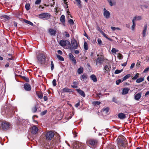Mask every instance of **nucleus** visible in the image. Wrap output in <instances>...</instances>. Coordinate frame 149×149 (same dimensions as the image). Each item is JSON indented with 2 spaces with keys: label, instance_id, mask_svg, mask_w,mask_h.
Returning <instances> with one entry per match:
<instances>
[{
  "label": "nucleus",
  "instance_id": "nucleus-14",
  "mask_svg": "<svg viewBox=\"0 0 149 149\" xmlns=\"http://www.w3.org/2000/svg\"><path fill=\"white\" fill-rule=\"evenodd\" d=\"M118 117L121 120L124 119L126 118V115L123 113H120L118 114Z\"/></svg>",
  "mask_w": 149,
  "mask_h": 149
},
{
  "label": "nucleus",
  "instance_id": "nucleus-17",
  "mask_svg": "<svg viewBox=\"0 0 149 149\" xmlns=\"http://www.w3.org/2000/svg\"><path fill=\"white\" fill-rule=\"evenodd\" d=\"M49 32L51 36H54L56 33V31L52 29H50L49 30Z\"/></svg>",
  "mask_w": 149,
  "mask_h": 149
},
{
  "label": "nucleus",
  "instance_id": "nucleus-3",
  "mask_svg": "<svg viewBox=\"0 0 149 149\" xmlns=\"http://www.w3.org/2000/svg\"><path fill=\"white\" fill-rule=\"evenodd\" d=\"M86 143L88 145L95 147L97 144L98 140L96 139H89L86 141Z\"/></svg>",
  "mask_w": 149,
  "mask_h": 149
},
{
  "label": "nucleus",
  "instance_id": "nucleus-28",
  "mask_svg": "<svg viewBox=\"0 0 149 149\" xmlns=\"http://www.w3.org/2000/svg\"><path fill=\"white\" fill-rule=\"evenodd\" d=\"M77 2V6L79 8H81L82 7V5L81 3V1L80 0H75Z\"/></svg>",
  "mask_w": 149,
  "mask_h": 149
},
{
  "label": "nucleus",
  "instance_id": "nucleus-39",
  "mask_svg": "<svg viewBox=\"0 0 149 149\" xmlns=\"http://www.w3.org/2000/svg\"><path fill=\"white\" fill-rule=\"evenodd\" d=\"M134 19L132 20V23H133V24H132V30H134V28H135V25H136V24H135V22L134 21Z\"/></svg>",
  "mask_w": 149,
  "mask_h": 149
},
{
  "label": "nucleus",
  "instance_id": "nucleus-49",
  "mask_svg": "<svg viewBox=\"0 0 149 149\" xmlns=\"http://www.w3.org/2000/svg\"><path fill=\"white\" fill-rule=\"evenodd\" d=\"M51 70H52L54 68V64L52 61H51Z\"/></svg>",
  "mask_w": 149,
  "mask_h": 149
},
{
  "label": "nucleus",
  "instance_id": "nucleus-57",
  "mask_svg": "<svg viewBox=\"0 0 149 149\" xmlns=\"http://www.w3.org/2000/svg\"><path fill=\"white\" fill-rule=\"evenodd\" d=\"M135 65V64L134 63H132L131 65V66L130 67V68L131 69H132L133 68Z\"/></svg>",
  "mask_w": 149,
  "mask_h": 149
},
{
  "label": "nucleus",
  "instance_id": "nucleus-18",
  "mask_svg": "<svg viewBox=\"0 0 149 149\" xmlns=\"http://www.w3.org/2000/svg\"><path fill=\"white\" fill-rule=\"evenodd\" d=\"M62 92H72V90L67 88H65L62 89Z\"/></svg>",
  "mask_w": 149,
  "mask_h": 149
},
{
  "label": "nucleus",
  "instance_id": "nucleus-50",
  "mask_svg": "<svg viewBox=\"0 0 149 149\" xmlns=\"http://www.w3.org/2000/svg\"><path fill=\"white\" fill-rule=\"evenodd\" d=\"M56 81L55 79H54L52 81V84L54 86H56Z\"/></svg>",
  "mask_w": 149,
  "mask_h": 149
},
{
  "label": "nucleus",
  "instance_id": "nucleus-12",
  "mask_svg": "<svg viewBox=\"0 0 149 149\" xmlns=\"http://www.w3.org/2000/svg\"><path fill=\"white\" fill-rule=\"evenodd\" d=\"M24 88L26 91H29L31 89V86L29 84L26 83L24 84Z\"/></svg>",
  "mask_w": 149,
  "mask_h": 149
},
{
  "label": "nucleus",
  "instance_id": "nucleus-11",
  "mask_svg": "<svg viewBox=\"0 0 149 149\" xmlns=\"http://www.w3.org/2000/svg\"><path fill=\"white\" fill-rule=\"evenodd\" d=\"M103 15L106 18H108L110 17V13L105 8H104Z\"/></svg>",
  "mask_w": 149,
  "mask_h": 149
},
{
  "label": "nucleus",
  "instance_id": "nucleus-38",
  "mask_svg": "<svg viewBox=\"0 0 149 149\" xmlns=\"http://www.w3.org/2000/svg\"><path fill=\"white\" fill-rule=\"evenodd\" d=\"M24 21L26 23L28 24L31 26H33V24L32 22L27 20H25Z\"/></svg>",
  "mask_w": 149,
  "mask_h": 149
},
{
  "label": "nucleus",
  "instance_id": "nucleus-21",
  "mask_svg": "<svg viewBox=\"0 0 149 149\" xmlns=\"http://www.w3.org/2000/svg\"><path fill=\"white\" fill-rule=\"evenodd\" d=\"M90 78L94 82H96L97 81V78L94 74L91 75L90 76Z\"/></svg>",
  "mask_w": 149,
  "mask_h": 149
},
{
  "label": "nucleus",
  "instance_id": "nucleus-46",
  "mask_svg": "<svg viewBox=\"0 0 149 149\" xmlns=\"http://www.w3.org/2000/svg\"><path fill=\"white\" fill-rule=\"evenodd\" d=\"M41 1V0H36L35 4L36 5H38L40 4Z\"/></svg>",
  "mask_w": 149,
  "mask_h": 149
},
{
  "label": "nucleus",
  "instance_id": "nucleus-42",
  "mask_svg": "<svg viewBox=\"0 0 149 149\" xmlns=\"http://www.w3.org/2000/svg\"><path fill=\"white\" fill-rule=\"evenodd\" d=\"M118 49H116L115 48H113L112 49L111 51L112 53H116V52H118Z\"/></svg>",
  "mask_w": 149,
  "mask_h": 149
},
{
  "label": "nucleus",
  "instance_id": "nucleus-2",
  "mask_svg": "<svg viewBox=\"0 0 149 149\" xmlns=\"http://www.w3.org/2000/svg\"><path fill=\"white\" fill-rule=\"evenodd\" d=\"M37 58L38 63L41 64L44 63L46 59L45 55L41 53L38 54L37 56Z\"/></svg>",
  "mask_w": 149,
  "mask_h": 149
},
{
  "label": "nucleus",
  "instance_id": "nucleus-19",
  "mask_svg": "<svg viewBox=\"0 0 149 149\" xmlns=\"http://www.w3.org/2000/svg\"><path fill=\"white\" fill-rule=\"evenodd\" d=\"M129 90V89L127 88H124L122 91V94L123 95H124L127 94Z\"/></svg>",
  "mask_w": 149,
  "mask_h": 149
},
{
  "label": "nucleus",
  "instance_id": "nucleus-36",
  "mask_svg": "<svg viewBox=\"0 0 149 149\" xmlns=\"http://www.w3.org/2000/svg\"><path fill=\"white\" fill-rule=\"evenodd\" d=\"M101 104L100 101H94L93 102V104L94 105H99Z\"/></svg>",
  "mask_w": 149,
  "mask_h": 149
},
{
  "label": "nucleus",
  "instance_id": "nucleus-16",
  "mask_svg": "<svg viewBox=\"0 0 149 149\" xmlns=\"http://www.w3.org/2000/svg\"><path fill=\"white\" fill-rule=\"evenodd\" d=\"M103 61V58L102 57H98V58L96 60V65H97L98 63L101 64L102 63Z\"/></svg>",
  "mask_w": 149,
  "mask_h": 149
},
{
  "label": "nucleus",
  "instance_id": "nucleus-31",
  "mask_svg": "<svg viewBox=\"0 0 149 149\" xmlns=\"http://www.w3.org/2000/svg\"><path fill=\"white\" fill-rule=\"evenodd\" d=\"M131 76V75L130 74H128L126 75L123 78V81H124L126 79H128Z\"/></svg>",
  "mask_w": 149,
  "mask_h": 149
},
{
  "label": "nucleus",
  "instance_id": "nucleus-32",
  "mask_svg": "<svg viewBox=\"0 0 149 149\" xmlns=\"http://www.w3.org/2000/svg\"><path fill=\"white\" fill-rule=\"evenodd\" d=\"M56 56L57 58L60 61H64V59L62 56L59 55H56Z\"/></svg>",
  "mask_w": 149,
  "mask_h": 149
},
{
  "label": "nucleus",
  "instance_id": "nucleus-48",
  "mask_svg": "<svg viewBox=\"0 0 149 149\" xmlns=\"http://www.w3.org/2000/svg\"><path fill=\"white\" fill-rule=\"evenodd\" d=\"M97 41L98 44L99 45H101L102 44V42L100 39L98 38L97 40Z\"/></svg>",
  "mask_w": 149,
  "mask_h": 149
},
{
  "label": "nucleus",
  "instance_id": "nucleus-59",
  "mask_svg": "<svg viewBox=\"0 0 149 149\" xmlns=\"http://www.w3.org/2000/svg\"><path fill=\"white\" fill-rule=\"evenodd\" d=\"M23 78L25 80H26V81L28 82L29 81V79L28 78L24 76L23 77Z\"/></svg>",
  "mask_w": 149,
  "mask_h": 149
},
{
  "label": "nucleus",
  "instance_id": "nucleus-6",
  "mask_svg": "<svg viewBox=\"0 0 149 149\" xmlns=\"http://www.w3.org/2000/svg\"><path fill=\"white\" fill-rule=\"evenodd\" d=\"M10 126V123L4 121L1 122V127L3 130H8Z\"/></svg>",
  "mask_w": 149,
  "mask_h": 149
},
{
  "label": "nucleus",
  "instance_id": "nucleus-37",
  "mask_svg": "<svg viewBox=\"0 0 149 149\" xmlns=\"http://www.w3.org/2000/svg\"><path fill=\"white\" fill-rule=\"evenodd\" d=\"M30 4L29 3H26L25 6V7L27 10H29L30 9Z\"/></svg>",
  "mask_w": 149,
  "mask_h": 149
},
{
  "label": "nucleus",
  "instance_id": "nucleus-23",
  "mask_svg": "<svg viewBox=\"0 0 149 149\" xmlns=\"http://www.w3.org/2000/svg\"><path fill=\"white\" fill-rule=\"evenodd\" d=\"M60 20L63 24H65V16L64 15H62L61 16Z\"/></svg>",
  "mask_w": 149,
  "mask_h": 149
},
{
  "label": "nucleus",
  "instance_id": "nucleus-64",
  "mask_svg": "<svg viewBox=\"0 0 149 149\" xmlns=\"http://www.w3.org/2000/svg\"><path fill=\"white\" fill-rule=\"evenodd\" d=\"M43 99L45 101H46L48 99L47 97L45 96L44 97Z\"/></svg>",
  "mask_w": 149,
  "mask_h": 149
},
{
  "label": "nucleus",
  "instance_id": "nucleus-29",
  "mask_svg": "<svg viewBox=\"0 0 149 149\" xmlns=\"http://www.w3.org/2000/svg\"><path fill=\"white\" fill-rule=\"evenodd\" d=\"M109 108L108 107L103 108L101 111L102 112H104L105 113H107L109 112Z\"/></svg>",
  "mask_w": 149,
  "mask_h": 149
},
{
  "label": "nucleus",
  "instance_id": "nucleus-63",
  "mask_svg": "<svg viewBox=\"0 0 149 149\" xmlns=\"http://www.w3.org/2000/svg\"><path fill=\"white\" fill-rule=\"evenodd\" d=\"M112 100L113 102H116V98L114 97H113Z\"/></svg>",
  "mask_w": 149,
  "mask_h": 149
},
{
  "label": "nucleus",
  "instance_id": "nucleus-51",
  "mask_svg": "<svg viewBox=\"0 0 149 149\" xmlns=\"http://www.w3.org/2000/svg\"><path fill=\"white\" fill-rule=\"evenodd\" d=\"M37 110V109L36 107L35 106V107H33L32 109V111L33 113H35L36 112Z\"/></svg>",
  "mask_w": 149,
  "mask_h": 149
},
{
  "label": "nucleus",
  "instance_id": "nucleus-60",
  "mask_svg": "<svg viewBox=\"0 0 149 149\" xmlns=\"http://www.w3.org/2000/svg\"><path fill=\"white\" fill-rule=\"evenodd\" d=\"M57 52L58 54L60 55H62L63 54L62 51L60 50H58Z\"/></svg>",
  "mask_w": 149,
  "mask_h": 149
},
{
  "label": "nucleus",
  "instance_id": "nucleus-61",
  "mask_svg": "<svg viewBox=\"0 0 149 149\" xmlns=\"http://www.w3.org/2000/svg\"><path fill=\"white\" fill-rule=\"evenodd\" d=\"M4 18L8 19H9V17L7 15H4L3 16Z\"/></svg>",
  "mask_w": 149,
  "mask_h": 149
},
{
  "label": "nucleus",
  "instance_id": "nucleus-43",
  "mask_svg": "<svg viewBox=\"0 0 149 149\" xmlns=\"http://www.w3.org/2000/svg\"><path fill=\"white\" fill-rule=\"evenodd\" d=\"M68 22L70 25H72L74 24L73 20L72 19H70L68 20Z\"/></svg>",
  "mask_w": 149,
  "mask_h": 149
},
{
  "label": "nucleus",
  "instance_id": "nucleus-35",
  "mask_svg": "<svg viewBox=\"0 0 149 149\" xmlns=\"http://www.w3.org/2000/svg\"><path fill=\"white\" fill-rule=\"evenodd\" d=\"M84 47L85 50H87L88 49V44L86 42L84 43Z\"/></svg>",
  "mask_w": 149,
  "mask_h": 149
},
{
  "label": "nucleus",
  "instance_id": "nucleus-30",
  "mask_svg": "<svg viewBox=\"0 0 149 149\" xmlns=\"http://www.w3.org/2000/svg\"><path fill=\"white\" fill-rule=\"evenodd\" d=\"M144 80V79L143 78L140 77L137 79L136 81V82L137 83H140L143 81Z\"/></svg>",
  "mask_w": 149,
  "mask_h": 149
},
{
  "label": "nucleus",
  "instance_id": "nucleus-34",
  "mask_svg": "<svg viewBox=\"0 0 149 149\" xmlns=\"http://www.w3.org/2000/svg\"><path fill=\"white\" fill-rule=\"evenodd\" d=\"M18 120V122L19 123H24V122H25V121L27 122V120H25L24 119H22L21 120L20 119V118H17Z\"/></svg>",
  "mask_w": 149,
  "mask_h": 149
},
{
  "label": "nucleus",
  "instance_id": "nucleus-7",
  "mask_svg": "<svg viewBox=\"0 0 149 149\" xmlns=\"http://www.w3.org/2000/svg\"><path fill=\"white\" fill-rule=\"evenodd\" d=\"M71 45L72 48H70V49L73 48L74 49H77L79 45L77 41L75 39H73L71 40Z\"/></svg>",
  "mask_w": 149,
  "mask_h": 149
},
{
  "label": "nucleus",
  "instance_id": "nucleus-56",
  "mask_svg": "<svg viewBox=\"0 0 149 149\" xmlns=\"http://www.w3.org/2000/svg\"><path fill=\"white\" fill-rule=\"evenodd\" d=\"M73 83L74 85H77L78 84V81L76 80H74L73 81Z\"/></svg>",
  "mask_w": 149,
  "mask_h": 149
},
{
  "label": "nucleus",
  "instance_id": "nucleus-10",
  "mask_svg": "<svg viewBox=\"0 0 149 149\" xmlns=\"http://www.w3.org/2000/svg\"><path fill=\"white\" fill-rule=\"evenodd\" d=\"M68 56H69L70 60L72 61V62L74 64H75L77 62L76 59L74 56L72 54V53H70L68 54Z\"/></svg>",
  "mask_w": 149,
  "mask_h": 149
},
{
  "label": "nucleus",
  "instance_id": "nucleus-54",
  "mask_svg": "<svg viewBox=\"0 0 149 149\" xmlns=\"http://www.w3.org/2000/svg\"><path fill=\"white\" fill-rule=\"evenodd\" d=\"M149 70V67L145 68L143 71V73H146Z\"/></svg>",
  "mask_w": 149,
  "mask_h": 149
},
{
  "label": "nucleus",
  "instance_id": "nucleus-53",
  "mask_svg": "<svg viewBox=\"0 0 149 149\" xmlns=\"http://www.w3.org/2000/svg\"><path fill=\"white\" fill-rule=\"evenodd\" d=\"M118 142L120 143H122V145H124V142L123 141L120 139H119L118 140Z\"/></svg>",
  "mask_w": 149,
  "mask_h": 149
},
{
  "label": "nucleus",
  "instance_id": "nucleus-26",
  "mask_svg": "<svg viewBox=\"0 0 149 149\" xmlns=\"http://www.w3.org/2000/svg\"><path fill=\"white\" fill-rule=\"evenodd\" d=\"M87 75L86 74H83V75H81L80 77V79L81 80L84 81L85 79H86L87 78Z\"/></svg>",
  "mask_w": 149,
  "mask_h": 149
},
{
  "label": "nucleus",
  "instance_id": "nucleus-1",
  "mask_svg": "<svg viewBox=\"0 0 149 149\" xmlns=\"http://www.w3.org/2000/svg\"><path fill=\"white\" fill-rule=\"evenodd\" d=\"M14 112L13 107L10 104L6 105L1 108V113L2 115H8L11 117L13 114Z\"/></svg>",
  "mask_w": 149,
  "mask_h": 149
},
{
  "label": "nucleus",
  "instance_id": "nucleus-24",
  "mask_svg": "<svg viewBox=\"0 0 149 149\" xmlns=\"http://www.w3.org/2000/svg\"><path fill=\"white\" fill-rule=\"evenodd\" d=\"M84 71V68L83 67L81 66L77 70V73L79 74H80L82 73Z\"/></svg>",
  "mask_w": 149,
  "mask_h": 149
},
{
  "label": "nucleus",
  "instance_id": "nucleus-25",
  "mask_svg": "<svg viewBox=\"0 0 149 149\" xmlns=\"http://www.w3.org/2000/svg\"><path fill=\"white\" fill-rule=\"evenodd\" d=\"M111 67L110 66H109L107 65H106L105 66L104 68V70L106 71L107 72H109Z\"/></svg>",
  "mask_w": 149,
  "mask_h": 149
},
{
  "label": "nucleus",
  "instance_id": "nucleus-44",
  "mask_svg": "<svg viewBox=\"0 0 149 149\" xmlns=\"http://www.w3.org/2000/svg\"><path fill=\"white\" fill-rule=\"evenodd\" d=\"M122 71V70H116L114 72L115 74H118L120 73Z\"/></svg>",
  "mask_w": 149,
  "mask_h": 149
},
{
  "label": "nucleus",
  "instance_id": "nucleus-52",
  "mask_svg": "<svg viewBox=\"0 0 149 149\" xmlns=\"http://www.w3.org/2000/svg\"><path fill=\"white\" fill-rule=\"evenodd\" d=\"M121 82V80L120 79H119L118 80L116 81V84L117 85H118Z\"/></svg>",
  "mask_w": 149,
  "mask_h": 149
},
{
  "label": "nucleus",
  "instance_id": "nucleus-45",
  "mask_svg": "<svg viewBox=\"0 0 149 149\" xmlns=\"http://www.w3.org/2000/svg\"><path fill=\"white\" fill-rule=\"evenodd\" d=\"M118 57L119 59H122L123 58V56L121 54L119 53L118 55Z\"/></svg>",
  "mask_w": 149,
  "mask_h": 149
},
{
  "label": "nucleus",
  "instance_id": "nucleus-5",
  "mask_svg": "<svg viewBox=\"0 0 149 149\" xmlns=\"http://www.w3.org/2000/svg\"><path fill=\"white\" fill-rule=\"evenodd\" d=\"M51 15L49 13H44L39 15V17L41 19H48L50 18Z\"/></svg>",
  "mask_w": 149,
  "mask_h": 149
},
{
  "label": "nucleus",
  "instance_id": "nucleus-33",
  "mask_svg": "<svg viewBox=\"0 0 149 149\" xmlns=\"http://www.w3.org/2000/svg\"><path fill=\"white\" fill-rule=\"evenodd\" d=\"M109 3V5L111 6H113V5L115 4V2H112L111 0H107Z\"/></svg>",
  "mask_w": 149,
  "mask_h": 149
},
{
  "label": "nucleus",
  "instance_id": "nucleus-47",
  "mask_svg": "<svg viewBox=\"0 0 149 149\" xmlns=\"http://www.w3.org/2000/svg\"><path fill=\"white\" fill-rule=\"evenodd\" d=\"M47 110H45L43 111H42L40 115L41 116H43L45 115L47 113Z\"/></svg>",
  "mask_w": 149,
  "mask_h": 149
},
{
  "label": "nucleus",
  "instance_id": "nucleus-15",
  "mask_svg": "<svg viewBox=\"0 0 149 149\" xmlns=\"http://www.w3.org/2000/svg\"><path fill=\"white\" fill-rule=\"evenodd\" d=\"M76 90L80 95L84 97H85L86 95L85 93L83 91L80 89H77Z\"/></svg>",
  "mask_w": 149,
  "mask_h": 149
},
{
  "label": "nucleus",
  "instance_id": "nucleus-22",
  "mask_svg": "<svg viewBox=\"0 0 149 149\" xmlns=\"http://www.w3.org/2000/svg\"><path fill=\"white\" fill-rule=\"evenodd\" d=\"M100 32L102 34V35L104 37H105V38H106L107 39H108V40H110V41H112V39L109 38H108L107 36V35L106 34H105V33L102 30H100Z\"/></svg>",
  "mask_w": 149,
  "mask_h": 149
},
{
  "label": "nucleus",
  "instance_id": "nucleus-40",
  "mask_svg": "<svg viewBox=\"0 0 149 149\" xmlns=\"http://www.w3.org/2000/svg\"><path fill=\"white\" fill-rule=\"evenodd\" d=\"M37 95L39 98L40 99H42L43 97L42 94V93H37Z\"/></svg>",
  "mask_w": 149,
  "mask_h": 149
},
{
  "label": "nucleus",
  "instance_id": "nucleus-41",
  "mask_svg": "<svg viewBox=\"0 0 149 149\" xmlns=\"http://www.w3.org/2000/svg\"><path fill=\"white\" fill-rule=\"evenodd\" d=\"M139 74L137 73L133 77V80H136L139 77Z\"/></svg>",
  "mask_w": 149,
  "mask_h": 149
},
{
  "label": "nucleus",
  "instance_id": "nucleus-4",
  "mask_svg": "<svg viewBox=\"0 0 149 149\" xmlns=\"http://www.w3.org/2000/svg\"><path fill=\"white\" fill-rule=\"evenodd\" d=\"M59 44L61 46L64 47L67 45L69 48H72L70 42L67 40H61L60 41Z\"/></svg>",
  "mask_w": 149,
  "mask_h": 149
},
{
  "label": "nucleus",
  "instance_id": "nucleus-55",
  "mask_svg": "<svg viewBox=\"0 0 149 149\" xmlns=\"http://www.w3.org/2000/svg\"><path fill=\"white\" fill-rule=\"evenodd\" d=\"M121 146V149H128V147L127 146H124V145H122Z\"/></svg>",
  "mask_w": 149,
  "mask_h": 149
},
{
  "label": "nucleus",
  "instance_id": "nucleus-58",
  "mask_svg": "<svg viewBox=\"0 0 149 149\" xmlns=\"http://www.w3.org/2000/svg\"><path fill=\"white\" fill-rule=\"evenodd\" d=\"M80 105V102L79 101L78 103H77L76 104H75V106L77 108L79 106V105Z\"/></svg>",
  "mask_w": 149,
  "mask_h": 149
},
{
  "label": "nucleus",
  "instance_id": "nucleus-27",
  "mask_svg": "<svg viewBox=\"0 0 149 149\" xmlns=\"http://www.w3.org/2000/svg\"><path fill=\"white\" fill-rule=\"evenodd\" d=\"M142 19V17L141 16H135L133 18L132 20H134V21L136 20H140Z\"/></svg>",
  "mask_w": 149,
  "mask_h": 149
},
{
  "label": "nucleus",
  "instance_id": "nucleus-20",
  "mask_svg": "<svg viewBox=\"0 0 149 149\" xmlns=\"http://www.w3.org/2000/svg\"><path fill=\"white\" fill-rule=\"evenodd\" d=\"M147 26L146 25H145L144 26V29L142 32V35L143 37L146 36V32L147 30Z\"/></svg>",
  "mask_w": 149,
  "mask_h": 149
},
{
  "label": "nucleus",
  "instance_id": "nucleus-8",
  "mask_svg": "<svg viewBox=\"0 0 149 149\" xmlns=\"http://www.w3.org/2000/svg\"><path fill=\"white\" fill-rule=\"evenodd\" d=\"M54 134L51 131L48 132L46 135V139L51 140L54 137Z\"/></svg>",
  "mask_w": 149,
  "mask_h": 149
},
{
  "label": "nucleus",
  "instance_id": "nucleus-9",
  "mask_svg": "<svg viewBox=\"0 0 149 149\" xmlns=\"http://www.w3.org/2000/svg\"><path fill=\"white\" fill-rule=\"evenodd\" d=\"M38 130V128L36 125H34L31 128V133L35 135L36 134Z\"/></svg>",
  "mask_w": 149,
  "mask_h": 149
},
{
  "label": "nucleus",
  "instance_id": "nucleus-13",
  "mask_svg": "<svg viewBox=\"0 0 149 149\" xmlns=\"http://www.w3.org/2000/svg\"><path fill=\"white\" fill-rule=\"evenodd\" d=\"M142 93L141 92L137 94H135L134 95V99L135 100L139 101L141 98Z\"/></svg>",
  "mask_w": 149,
  "mask_h": 149
},
{
  "label": "nucleus",
  "instance_id": "nucleus-62",
  "mask_svg": "<svg viewBox=\"0 0 149 149\" xmlns=\"http://www.w3.org/2000/svg\"><path fill=\"white\" fill-rule=\"evenodd\" d=\"M63 1L64 3L67 6L68 5V4H67L68 2L67 1V0H63Z\"/></svg>",
  "mask_w": 149,
  "mask_h": 149
}]
</instances>
